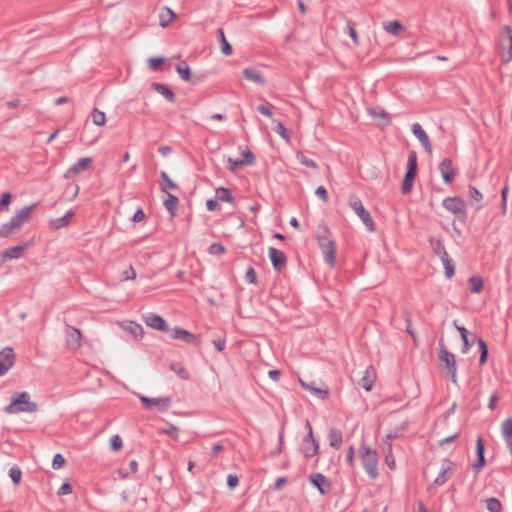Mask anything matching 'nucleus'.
<instances>
[{
  "label": "nucleus",
  "instance_id": "obj_1",
  "mask_svg": "<svg viewBox=\"0 0 512 512\" xmlns=\"http://www.w3.org/2000/svg\"><path fill=\"white\" fill-rule=\"evenodd\" d=\"M37 205L38 203H34L16 211L15 215L11 217L8 222L1 225L0 237L8 238L12 234L18 232L25 223L32 219L34 209L37 207Z\"/></svg>",
  "mask_w": 512,
  "mask_h": 512
},
{
  "label": "nucleus",
  "instance_id": "obj_2",
  "mask_svg": "<svg viewBox=\"0 0 512 512\" xmlns=\"http://www.w3.org/2000/svg\"><path fill=\"white\" fill-rule=\"evenodd\" d=\"M38 410V404L31 400L28 392H16L11 396V402L4 411L8 414L35 413Z\"/></svg>",
  "mask_w": 512,
  "mask_h": 512
},
{
  "label": "nucleus",
  "instance_id": "obj_3",
  "mask_svg": "<svg viewBox=\"0 0 512 512\" xmlns=\"http://www.w3.org/2000/svg\"><path fill=\"white\" fill-rule=\"evenodd\" d=\"M438 345H439L438 358L440 361V368L445 369L447 371V374L451 378V382L456 385L457 384V364H456L455 355L446 349L442 338L439 340Z\"/></svg>",
  "mask_w": 512,
  "mask_h": 512
},
{
  "label": "nucleus",
  "instance_id": "obj_4",
  "mask_svg": "<svg viewBox=\"0 0 512 512\" xmlns=\"http://www.w3.org/2000/svg\"><path fill=\"white\" fill-rule=\"evenodd\" d=\"M360 459L366 473L371 479L378 477V454L377 451L362 443L360 446Z\"/></svg>",
  "mask_w": 512,
  "mask_h": 512
},
{
  "label": "nucleus",
  "instance_id": "obj_5",
  "mask_svg": "<svg viewBox=\"0 0 512 512\" xmlns=\"http://www.w3.org/2000/svg\"><path fill=\"white\" fill-rule=\"evenodd\" d=\"M417 172V154L414 150H412L408 155L406 173L401 186L402 194L407 195L412 191L413 183L417 176Z\"/></svg>",
  "mask_w": 512,
  "mask_h": 512
},
{
  "label": "nucleus",
  "instance_id": "obj_6",
  "mask_svg": "<svg viewBox=\"0 0 512 512\" xmlns=\"http://www.w3.org/2000/svg\"><path fill=\"white\" fill-rule=\"evenodd\" d=\"M442 206L461 221L465 222L467 219V204L459 196H448L443 199Z\"/></svg>",
  "mask_w": 512,
  "mask_h": 512
},
{
  "label": "nucleus",
  "instance_id": "obj_7",
  "mask_svg": "<svg viewBox=\"0 0 512 512\" xmlns=\"http://www.w3.org/2000/svg\"><path fill=\"white\" fill-rule=\"evenodd\" d=\"M307 435L302 439L300 451L306 459H310L319 453V441L313 435V429L309 421L306 422Z\"/></svg>",
  "mask_w": 512,
  "mask_h": 512
},
{
  "label": "nucleus",
  "instance_id": "obj_8",
  "mask_svg": "<svg viewBox=\"0 0 512 512\" xmlns=\"http://www.w3.org/2000/svg\"><path fill=\"white\" fill-rule=\"evenodd\" d=\"M349 205L352 208V210L357 214V216L362 220L367 230L369 232H374L376 229L375 222L372 216L370 215L369 211L365 209V207L363 206L362 201L356 198L350 200Z\"/></svg>",
  "mask_w": 512,
  "mask_h": 512
},
{
  "label": "nucleus",
  "instance_id": "obj_9",
  "mask_svg": "<svg viewBox=\"0 0 512 512\" xmlns=\"http://www.w3.org/2000/svg\"><path fill=\"white\" fill-rule=\"evenodd\" d=\"M145 409H156L159 412L167 411L172 403L171 397L149 398L146 396L139 397Z\"/></svg>",
  "mask_w": 512,
  "mask_h": 512
},
{
  "label": "nucleus",
  "instance_id": "obj_10",
  "mask_svg": "<svg viewBox=\"0 0 512 512\" xmlns=\"http://www.w3.org/2000/svg\"><path fill=\"white\" fill-rule=\"evenodd\" d=\"M319 248L323 254L324 260L331 267L335 264V255H336V244L332 238L320 237V241H318Z\"/></svg>",
  "mask_w": 512,
  "mask_h": 512
},
{
  "label": "nucleus",
  "instance_id": "obj_11",
  "mask_svg": "<svg viewBox=\"0 0 512 512\" xmlns=\"http://www.w3.org/2000/svg\"><path fill=\"white\" fill-rule=\"evenodd\" d=\"M66 347L71 351H76L82 346V333L79 329L66 324L65 325Z\"/></svg>",
  "mask_w": 512,
  "mask_h": 512
},
{
  "label": "nucleus",
  "instance_id": "obj_12",
  "mask_svg": "<svg viewBox=\"0 0 512 512\" xmlns=\"http://www.w3.org/2000/svg\"><path fill=\"white\" fill-rule=\"evenodd\" d=\"M308 481L318 490L321 495H327L332 489L331 481L320 472L310 474Z\"/></svg>",
  "mask_w": 512,
  "mask_h": 512
},
{
  "label": "nucleus",
  "instance_id": "obj_13",
  "mask_svg": "<svg viewBox=\"0 0 512 512\" xmlns=\"http://www.w3.org/2000/svg\"><path fill=\"white\" fill-rule=\"evenodd\" d=\"M486 464L485 443L481 437L476 439V460L472 464L474 477L476 478Z\"/></svg>",
  "mask_w": 512,
  "mask_h": 512
},
{
  "label": "nucleus",
  "instance_id": "obj_14",
  "mask_svg": "<svg viewBox=\"0 0 512 512\" xmlns=\"http://www.w3.org/2000/svg\"><path fill=\"white\" fill-rule=\"evenodd\" d=\"M501 47L502 49L507 48V52L502 54V58L504 62H509L512 59V29L510 26H504L502 28V36H501Z\"/></svg>",
  "mask_w": 512,
  "mask_h": 512
},
{
  "label": "nucleus",
  "instance_id": "obj_15",
  "mask_svg": "<svg viewBox=\"0 0 512 512\" xmlns=\"http://www.w3.org/2000/svg\"><path fill=\"white\" fill-rule=\"evenodd\" d=\"M171 338L181 340L194 346H198L200 344L199 336L180 327H175L172 329Z\"/></svg>",
  "mask_w": 512,
  "mask_h": 512
},
{
  "label": "nucleus",
  "instance_id": "obj_16",
  "mask_svg": "<svg viewBox=\"0 0 512 512\" xmlns=\"http://www.w3.org/2000/svg\"><path fill=\"white\" fill-rule=\"evenodd\" d=\"M439 171L445 184H450L456 177V170L450 158H444L439 164Z\"/></svg>",
  "mask_w": 512,
  "mask_h": 512
},
{
  "label": "nucleus",
  "instance_id": "obj_17",
  "mask_svg": "<svg viewBox=\"0 0 512 512\" xmlns=\"http://www.w3.org/2000/svg\"><path fill=\"white\" fill-rule=\"evenodd\" d=\"M93 159L91 157L80 158L75 164L70 166L64 173V178H73L76 175L89 169Z\"/></svg>",
  "mask_w": 512,
  "mask_h": 512
},
{
  "label": "nucleus",
  "instance_id": "obj_18",
  "mask_svg": "<svg viewBox=\"0 0 512 512\" xmlns=\"http://www.w3.org/2000/svg\"><path fill=\"white\" fill-rule=\"evenodd\" d=\"M377 379L376 370L372 365L366 367L357 384L366 391H371Z\"/></svg>",
  "mask_w": 512,
  "mask_h": 512
},
{
  "label": "nucleus",
  "instance_id": "obj_19",
  "mask_svg": "<svg viewBox=\"0 0 512 512\" xmlns=\"http://www.w3.org/2000/svg\"><path fill=\"white\" fill-rule=\"evenodd\" d=\"M143 318L147 326L161 332L169 331L166 320L160 315L149 312L143 315Z\"/></svg>",
  "mask_w": 512,
  "mask_h": 512
},
{
  "label": "nucleus",
  "instance_id": "obj_20",
  "mask_svg": "<svg viewBox=\"0 0 512 512\" xmlns=\"http://www.w3.org/2000/svg\"><path fill=\"white\" fill-rule=\"evenodd\" d=\"M15 354L12 348L6 347L0 351V376L6 374L14 365Z\"/></svg>",
  "mask_w": 512,
  "mask_h": 512
},
{
  "label": "nucleus",
  "instance_id": "obj_21",
  "mask_svg": "<svg viewBox=\"0 0 512 512\" xmlns=\"http://www.w3.org/2000/svg\"><path fill=\"white\" fill-rule=\"evenodd\" d=\"M30 242L10 247L0 254L1 262L20 258L30 246Z\"/></svg>",
  "mask_w": 512,
  "mask_h": 512
},
{
  "label": "nucleus",
  "instance_id": "obj_22",
  "mask_svg": "<svg viewBox=\"0 0 512 512\" xmlns=\"http://www.w3.org/2000/svg\"><path fill=\"white\" fill-rule=\"evenodd\" d=\"M268 254L273 269L279 272L286 265L287 258L285 254L274 247H269Z\"/></svg>",
  "mask_w": 512,
  "mask_h": 512
},
{
  "label": "nucleus",
  "instance_id": "obj_23",
  "mask_svg": "<svg viewBox=\"0 0 512 512\" xmlns=\"http://www.w3.org/2000/svg\"><path fill=\"white\" fill-rule=\"evenodd\" d=\"M412 133L420 141L421 145L427 153H431L433 150L432 144L427 133L423 130L419 123H414L411 127Z\"/></svg>",
  "mask_w": 512,
  "mask_h": 512
},
{
  "label": "nucleus",
  "instance_id": "obj_24",
  "mask_svg": "<svg viewBox=\"0 0 512 512\" xmlns=\"http://www.w3.org/2000/svg\"><path fill=\"white\" fill-rule=\"evenodd\" d=\"M455 463L449 459H444L441 466V471L434 480V485L442 486L448 480L447 474L452 471Z\"/></svg>",
  "mask_w": 512,
  "mask_h": 512
},
{
  "label": "nucleus",
  "instance_id": "obj_25",
  "mask_svg": "<svg viewBox=\"0 0 512 512\" xmlns=\"http://www.w3.org/2000/svg\"><path fill=\"white\" fill-rule=\"evenodd\" d=\"M151 89L161 94L169 102L173 103L176 100L173 90L165 84L153 82L151 83Z\"/></svg>",
  "mask_w": 512,
  "mask_h": 512
},
{
  "label": "nucleus",
  "instance_id": "obj_26",
  "mask_svg": "<svg viewBox=\"0 0 512 512\" xmlns=\"http://www.w3.org/2000/svg\"><path fill=\"white\" fill-rule=\"evenodd\" d=\"M501 431L508 450L512 454V418H507L502 422Z\"/></svg>",
  "mask_w": 512,
  "mask_h": 512
},
{
  "label": "nucleus",
  "instance_id": "obj_27",
  "mask_svg": "<svg viewBox=\"0 0 512 512\" xmlns=\"http://www.w3.org/2000/svg\"><path fill=\"white\" fill-rule=\"evenodd\" d=\"M243 75L246 79L255 82L259 85H265L266 81L262 73L253 67H248L243 70Z\"/></svg>",
  "mask_w": 512,
  "mask_h": 512
},
{
  "label": "nucleus",
  "instance_id": "obj_28",
  "mask_svg": "<svg viewBox=\"0 0 512 512\" xmlns=\"http://www.w3.org/2000/svg\"><path fill=\"white\" fill-rule=\"evenodd\" d=\"M177 18V14L169 7H163L159 13L160 26L168 27Z\"/></svg>",
  "mask_w": 512,
  "mask_h": 512
},
{
  "label": "nucleus",
  "instance_id": "obj_29",
  "mask_svg": "<svg viewBox=\"0 0 512 512\" xmlns=\"http://www.w3.org/2000/svg\"><path fill=\"white\" fill-rule=\"evenodd\" d=\"M329 445L338 450L342 446L343 436L339 429L331 428L328 433Z\"/></svg>",
  "mask_w": 512,
  "mask_h": 512
},
{
  "label": "nucleus",
  "instance_id": "obj_30",
  "mask_svg": "<svg viewBox=\"0 0 512 512\" xmlns=\"http://www.w3.org/2000/svg\"><path fill=\"white\" fill-rule=\"evenodd\" d=\"M217 39L219 41L222 54H224L225 56L231 55L233 53V48L232 45L226 39L224 30L222 28H219L217 30Z\"/></svg>",
  "mask_w": 512,
  "mask_h": 512
},
{
  "label": "nucleus",
  "instance_id": "obj_31",
  "mask_svg": "<svg viewBox=\"0 0 512 512\" xmlns=\"http://www.w3.org/2000/svg\"><path fill=\"white\" fill-rule=\"evenodd\" d=\"M430 247L433 250L434 254L437 255L440 260L443 258H446L448 256V253L445 249V246L443 244V241L440 239L431 238L429 240Z\"/></svg>",
  "mask_w": 512,
  "mask_h": 512
},
{
  "label": "nucleus",
  "instance_id": "obj_32",
  "mask_svg": "<svg viewBox=\"0 0 512 512\" xmlns=\"http://www.w3.org/2000/svg\"><path fill=\"white\" fill-rule=\"evenodd\" d=\"M383 29L394 36H399L405 30L404 26L397 20L384 22Z\"/></svg>",
  "mask_w": 512,
  "mask_h": 512
},
{
  "label": "nucleus",
  "instance_id": "obj_33",
  "mask_svg": "<svg viewBox=\"0 0 512 512\" xmlns=\"http://www.w3.org/2000/svg\"><path fill=\"white\" fill-rule=\"evenodd\" d=\"M73 215L74 213L72 211H68L64 216L51 220L50 228L53 230H58L60 228L66 227L70 223Z\"/></svg>",
  "mask_w": 512,
  "mask_h": 512
},
{
  "label": "nucleus",
  "instance_id": "obj_34",
  "mask_svg": "<svg viewBox=\"0 0 512 512\" xmlns=\"http://www.w3.org/2000/svg\"><path fill=\"white\" fill-rule=\"evenodd\" d=\"M477 341V344L479 346L480 350V357H479V365L483 366L488 359L489 350L487 343L482 338H477L475 335L473 336V341Z\"/></svg>",
  "mask_w": 512,
  "mask_h": 512
},
{
  "label": "nucleus",
  "instance_id": "obj_35",
  "mask_svg": "<svg viewBox=\"0 0 512 512\" xmlns=\"http://www.w3.org/2000/svg\"><path fill=\"white\" fill-rule=\"evenodd\" d=\"M468 283L470 286V291L472 293H481L484 288V281L482 277L478 275H473L468 279Z\"/></svg>",
  "mask_w": 512,
  "mask_h": 512
},
{
  "label": "nucleus",
  "instance_id": "obj_36",
  "mask_svg": "<svg viewBox=\"0 0 512 512\" xmlns=\"http://www.w3.org/2000/svg\"><path fill=\"white\" fill-rule=\"evenodd\" d=\"M216 197L219 201L227 202L233 204L235 202V197L232 195L231 191L225 187H219L215 191Z\"/></svg>",
  "mask_w": 512,
  "mask_h": 512
},
{
  "label": "nucleus",
  "instance_id": "obj_37",
  "mask_svg": "<svg viewBox=\"0 0 512 512\" xmlns=\"http://www.w3.org/2000/svg\"><path fill=\"white\" fill-rule=\"evenodd\" d=\"M299 382L304 389L310 390L313 394L318 395L321 399L324 400L328 398L329 391L327 389L317 388L311 384L305 383L301 379L299 380Z\"/></svg>",
  "mask_w": 512,
  "mask_h": 512
},
{
  "label": "nucleus",
  "instance_id": "obj_38",
  "mask_svg": "<svg viewBox=\"0 0 512 512\" xmlns=\"http://www.w3.org/2000/svg\"><path fill=\"white\" fill-rule=\"evenodd\" d=\"M455 326H456L457 330L459 331V333L461 335V339L463 341L462 352L463 353H467L470 350V348H471V346L473 344V341L472 342L469 341V339H468L469 332H468V330L465 327L458 326L456 324H455Z\"/></svg>",
  "mask_w": 512,
  "mask_h": 512
},
{
  "label": "nucleus",
  "instance_id": "obj_39",
  "mask_svg": "<svg viewBox=\"0 0 512 512\" xmlns=\"http://www.w3.org/2000/svg\"><path fill=\"white\" fill-rule=\"evenodd\" d=\"M170 369L175 372L182 380L190 379V373L181 363H171Z\"/></svg>",
  "mask_w": 512,
  "mask_h": 512
},
{
  "label": "nucleus",
  "instance_id": "obj_40",
  "mask_svg": "<svg viewBox=\"0 0 512 512\" xmlns=\"http://www.w3.org/2000/svg\"><path fill=\"white\" fill-rule=\"evenodd\" d=\"M179 204V199L175 195L168 193V197L164 200V205L171 216L175 215V210Z\"/></svg>",
  "mask_w": 512,
  "mask_h": 512
},
{
  "label": "nucleus",
  "instance_id": "obj_41",
  "mask_svg": "<svg viewBox=\"0 0 512 512\" xmlns=\"http://www.w3.org/2000/svg\"><path fill=\"white\" fill-rule=\"evenodd\" d=\"M239 150L243 156L242 161L246 166H252L255 163V155L247 146H239Z\"/></svg>",
  "mask_w": 512,
  "mask_h": 512
},
{
  "label": "nucleus",
  "instance_id": "obj_42",
  "mask_svg": "<svg viewBox=\"0 0 512 512\" xmlns=\"http://www.w3.org/2000/svg\"><path fill=\"white\" fill-rule=\"evenodd\" d=\"M176 71L182 80L187 81V82L191 80V71L186 62H182L181 64H178L176 66Z\"/></svg>",
  "mask_w": 512,
  "mask_h": 512
},
{
  "label": "nucleus",
  "instance_id": "obj_43",
  "mask_svg": "<svg viewBox=\"0 0 512 512\" xmlns=\"http://www.w3.org/2000/svg\"><path fill=\"white\" fill-rule=\"evenodd\" d=\"M441 262L444 267L445 275L448 279L452 278L455 274V266L450 259L449 255L446 258L441 259Z\"/></svg>",
  "mask_w": 512,
  "mask_h": 512
},
{
  "label": "nucleus",
  "instance_id": "obj_44",
  "mask_svg": "<svg viewBox=\"0 0 512 512\" xmlns=\"http://www.w3.org/2000/svg\"><path fill=\"white\" fill-rule=\"evenodd\" d=\"M160 177L165 185L164 187L161 188V190L163 192L167 193V189H172V190L178 189V185L170 179V177L168 176V174L165 171H162L160 173Z\"/></svg>",
  "mask_w": 512,
  "mask_h": 512
},
{
  "label": "nucleus",
  "instance_id": "obj_45",
  "mask_svg": "<svg viewBox=\"0 0 512 512\" xmlns=\"http://www.w3.org/2000/svg\"><path fill=\"white\" fill-rule=\"evenodd\" d=\"M9 477L14 485L18 486L21 482L22 471L18 465H14L9 469Z\"/></svg>",
  "mask_w": 512,
  "mask_h": 512
},
{
  "label": "nucleus",
  "instance_id": "obj_46",
  "mask_svg": "<svg viewBox=\"0 0 512 512\" xmlns=\"http://www.w3.org/2000/svg\"><path fill=\"white\" fill-rule=\"evenodd\" d=\"M127 330L134 336L135 339L142 338L144 335L143 327L135 322H130Z\"/></svg>",
  "mask_w": 512,
  "mask_h": 512
},
{
  "label": "nucleus",
  "instance_id": "obj_47",
  "mask_svg": "<svg viewBox=\"0 0 512 512\" xmlns=\"http://www.w3.org/2000/svg\"><path fill=\"white\" fill-rule=\"evenodd\" d=\"M486 507L489 512H501L502 504L498 498L491 497L486 500Z\"/></svg>",
  "mask_w": 512,
  "mask_h": 512
},
{
  "label": "nucleus",
  "instance_id": "obj_48",
  "mask_svg": "<svg viewBox=\"0 0 512 512\" xmlns=\"http://www.w3.org/2000/svg\"><path fill=\"white\" fill-rule=\"evenodd\" d=\"M12 194L10 192H5L1 195L0 198V211L7 212L9 210V206L12 201Z\"/></svg>",
  "mask_w": 512,
  "mask_h": 512
},
{
  "label": "nucleus",
  "instance_id": "obj_49",
  "mask_svg": "<svg viewBox=\"0 0 512 512\" xmlns=\"http://www.w3.org/2000/svg\"><path fill=\"white\" fill-rule=\"evenodd\" d=\"M92 120L95 125L103 126L106 122L105 113L95 108L92 113Z\"/></svg>",
  "mask_w": 512,
  "mask_h": 512
},
{
  "label": "nucleus",
  "instance_id": "obj_50",
  "mask_svg": "<svg viewBox=\"0 0 512 512\" xmlns=\"http://www.w3.org/2000/svg\"><path fill=\"white\" fill-rule=\"evenodd\" d=\"M369 112L371 115H373L375 117H381L382 119H384L385 120L384 125L390 124V117L386 111L375 107V108H370Z\"/></svg>",
  "mask_w": 512,
  "mask_h": 512
},
{
  "label": "nucleus",
  "instance_id": "obj_51",
  "mask_svg": "<svg viewBox=\"0 0 512 512\" xmlns=\"http://www.w3.org/2000/svg\"><path fill=\"white\" fill-rule=\"evenodd\" d=\"M330 234L331 233H330L328 226L325 224V222L322 221L318 225V228H317V232H316L317 241H320V237L331 238Z\"/></svg>",
  "mask_w": 512,
  "mask_h": 512
},
{
  "label": "nucleus",
  "instance_id": "obj_52",
  "mask_svg": "<svg viewBox=\"0 0 512 512\" xmlns=\"http://www.w3.org/2000/svg\"><path fill=\"white\" fill-rule=\"evenodd\" d=\"M208 252L211 255H222L226 252V249L221 243L214 242L209 246Z\"/></svg>",
  "mask_w": 512,
  "mask_h": 512
},
{
  "label": "nucleus",
  "instance_id": "obj_53",
  "mask_svg": "<svg viewBox=\"0 0 512 512\" xmlns=\"http://www.w3.org/2000/svg\"><path fill=\"white\" fill-rule=\"evenodd\" d=\"M227 163H228L227 168H228L230 171H232V172H236V171H237V170H239L241 167L246 166V164H244V162L242 161V159H232V158H228Z\"/></svg>",
  "mask_w": 512,
  "mask_h": 512
},
{
  "label": "nucleus",
  "instance_id": "obj_54",
  "mask_svg": "<svg viewBox=\"0 0 512 512\" xmlns=\"http://www.w3.org/2000/svg\"><path fill=\"white\" fill-rule=\"evenodd\" d=\"M508 193H509V185H508V183H506L501 190V208H502L503 215L506 213V210H507Z\"/></svg>",
  "mask_w": 512,
  "mask_h": 512
},
{
  "label": "nucleus",
  "instance_id": "obj_55",
  "mask_svg": "<svg viewBox=\"0 0 512 512\" xmlns=\"http://www.w3.org/2000/svg\"><path fill=\"white\" fill-rule=\"evenodd\" d=\"M274 131L279 134L283 139L289 141L290 134L288 133L285 125L281 121H277Z\"/></svg>",
  "mask_w": 512,
  "mask_h": 512
},
{
  "label": "nucleus",
  "instance_id": "obj_56",
  "mask_svg": "<svg viewBox=\"0 0 512 512\" xmlns=\"http://www.w3.org/2000/svg\"><path fill=\"white\" fill-rule=\"evenodd\" d=\"M65 463H66V460L62 454L57 453L54 455L53 461H52L53 469H55V470L61 469L62 467H64Z\"/></svg>",
  "mask_w": 512,
  "mask_h": 512
},
{
  "label": "nucleus",
  "instance_id": "obj_57",
  "mask_svg": "<svg viewBox=\"0 0 512 512\" xmlns=\"http://www.w3.org/2000/svg\"><path fill=\"white\" fill-rule=\"evenodd\" d=\"M148 63H149L150 68H152L153 70H159L162 67V65L165 63V58L164 57H152V58H149Z\"/></svg>",
  "mask_w": 512,
  "mask_h": 512
},
{
  "label": "nucleus",
  "instance_id": "obj_58",
  "mask_svg": "<svg viewBox=\"0 0 512 512\" xmlns=\"http://www.w3.org/2000/svg\"><path fill=\"white\" fill-rule=\"evenodd\" d=\"M123 446L122 439L119 435H113L110 439V448L113 451H119L121 450Z\"/></svg>",
  "mask_w": 512,
  "mask_h": 512
},
{
  "label": "nucleus",
  "instance_id": "obj_59",
  "mask_svg": "<svg viewBox=\"0 0 512 512\" xmlns=\"http://www.w3.org/2000/svg\"><path fill=\"white\" fill-rule=\"evenodd\" d=\"M162 432L175 440L178 439L179 429L173 424H169L167 428L162 430Z\"/></svg>",
  "mask_w": 512,
  "mask_h": 512
},
{
  "label": "nucleus",
  "instance_id": "obj_60",
  "mask_svg": "<svg viewBox=\"0 0 512 512\" xmlns=\"http://www.w3.org/2000/svg\"><path fill=\"white\" fill-rule=\"evenodd\" d=\"M347 29H348V34L350 35V37L352 38L353 42L358 45L359 44V39H358V34H357V31L354 27V23L351 22V21H348L347 22V25H346Z\"/></svg>",
  "mask_w": 512,
  "mask_h": 512
},
{
  "label": "nucleus",
  "instance_id": "obj_61",
  "mask_svg": "<svg viewBox=\"0 0 512 512\" xmlns=\"http://www.w3.org/2000/svg\"><path fill=\"white\" fill-rule=\"evenodd\" d=\"M469 196L470 198L477 202H481L483 199L482 193L475 186L472 185L469 186Z\"/></svg>",
  "mask_w": 512,
  "mask_h": 512
},
{
  "label": "nucleus",
  "instance_id": "obj_62",
  "mask_svg": "<svg viewBox=\"0 0 512 512\" xmlns=\"http://www.w3.org/2000/svg\"><path fill=\"white\" fill-rule=\"evenodd\" d=\"M245 279L247 282H249L251 284L257 283V274H256L255 269L252 266H250L248 268V270L246 271Z\"/></svg>",
  "mask_w": 512,
  "mask_h": 512
},
{
  "label": "nucleus",
  "instance_id": "obj_63",
  "mask_svg": "<svg viewBox=\"0 0 512 512\" xmlns=\"http://www.w3.org/2000/svg\"><path fill=\"white\" fill-rule=\"evenodd\" d=\"M315 194L317 195L318 198H320L324 203H327L329 201V195H328V192L326 190V188L324 186H319L316 191H315Z\"/></svg>",
  "mask_w": 512,
  "mask_h": 512
},
{
  "label": "nucleus",
  "instance_id": "obj_64",
  "mask_svg": "<svg viewBox=\"0 0 512 512\" xmlns=\"http://www.w3.org/2000/svg\"><path fill=\"white\" fill-rule=\"evenodd\" d=\"M239 484L238 476L235 474H229L227 477V486L229 489H235Z\"/></svg>",
  "mask_w": 512,
  "mask_h": 512
}]
</instances>
